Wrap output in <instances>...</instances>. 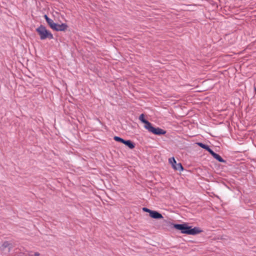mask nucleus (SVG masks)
Here are the masks:
<instances>
[{"label":"nucleus","instance_id":"nucleus-12","mask_svg":"<svg viewBox=\"0 0 256 256\" xmlns=\"http://www.w3.org/2000/svg\"><path fill=\"white\" fill-rule=\"evenodd\" d=\"M114 139L116 141V142H120L122 143H124V140L120 138V137H118V136H114Z\"/></svg>","mask_w":256,"mask_h":256},{"label":"nucleus","instance_id":"nucleus-14","mask_svg":"<svg viewBox=\"0 0 256 256\" xmlns=\"http://www.w3.org/2000/svg\"><path fill=\"white\" fill-rule=\"evenodd\" d=\"M34 256H40V254L38 252H34L33 253Z\"/></svg>","mask_w":256,"mask_h":256},{"label":"nucleus","instance_id":"nucleus-9","mask_svg":"<svg viewBox=\"0 0 256 256\" xmlns=\"http://www.w3.org/2000/svg\"><path fill=\"white\" fill-rule=\"evenodd\" d=\"M46 22H48L49 26L51 28L53 27L54 26L55 22H54L53 20L49 18L46 15H44V16Z\"/></svg>","mask_w":256,"mask_h":256},{"label":"nucleus","instance_id":"nucleus-6","mask_svg":"<svg viewBox=\"0 0 256 256\" xmlns=\"http://www.w3.org/2000/svg\"><path fill=\"white\" fill-rule=\"evenodd\" d=\"M6 248H8V252L12 248V244L6 241L2 243L0 247L1 251H4Z\"/></svg>","mask_w":256,"mask_h":256},{"label":"nucleus","instance_id":"nucleus-15","mask_svg":"<svg viewBox=\"0 0 256 256\" xmlns=\"http://www.w3.org/2000/svg\"><path fill=\"white\" fill-rule=\"evenodd\" d=\"M28 256H34V254H33V252H30L28 254Z\"/></svg>","mask_w":256,"mask_h":256},{"label":"nucleus","instance_id":"nucleus-13","mask_svg":"<svg viewBox=\"0 0 256 256\" xmlns=\"http://www.w3.org/2000/svg\"><path fill=\"white\" fill-rule=\"evenodd\" d=\"M142 210L144 212H148L150 214V213H151V212H152V210H150L146 208H143Z\"/></svg>","mask_w":256,"mask_h":256},{"label":"nucleus","instance_id":"nucleus-1","mask_svg":"<svg viewBox=\"0 0 256 256\" xmlns=\"http://www.w3.org/2000/svg\"><path fill=\"white\" fill-rule=\"evenodd\" d=\"M139 120L144 124V128L147 130L148 132L156 135L164 134L166 132L160 128H154L152 126V124L148 121L144 119V115L141 114L139 117Z\"/></svg>","mask_w":256,"mask_h":256},{"label":"nucleus","instance_id":"nucleus-10","mask_svg":"<svg viewBox=\"0 0 256 256\" xmlns=\"http://www.w3.org/2000/svg\"><path fill=\"white\" fill-rule=\"evenodd\" d=\"M123 144L127 146L130 149H132L134 148V144L130 140H124V142Z\"/></svg>","mask_w":256,"mask_h":256},{"label":"nucleus","instance_id":"nucleus-11","mask_svg":"<svg viewBox=\"0 0 256 256\" xmlns=\"http://www.w3.org/2000/svg\"><path fill=\"white\" fill-rule=\"evenodd\" d=\"M200 146L201 148L206 150L207 151H208L209 152V150H211V149L208 147V146L207 145H206L204 144H203L202 143H201V142H198L197 144Z\"/></svg>","mask_w":256,"mask_h":256},{"label":"nucleus","instance_id":"nucleus-5","mask_svg":"<svg viewBox=\"0 0 256 256\" xmlns=\"http://www.w3.org/2000/svg\"><path fill=\"white\" fill-rule=\"evenodd\" d=\"M67 28L68 26L65 24H60L55 23L52 29L56 31H64Z\"/></svg>","mask_w":256,"mask_h":256},{"label":"nucleus","instance_id":"nucleus-4","mask_svg":"<svg viewBox=\"0 0 256 256\" xmlns=\"http://www.w3.org/2000/svg\"><path fill=\"white\" fill-rule=\"evenodd\" d=\"M169 162L172 164V168L176 170L182 171L184 168L180 163H176L174 157L170 158L168 159Z\"/></svg>","mask_w":256,"mask_h":256},{"label":"nucleus","instance_id":"nucleus-2","mask_svg":"<svg viewBox=\"0 0 256 256\" xmlns=\"http://www.w3.org/2000/svg\"><path fill=\"white\" fill-rule=\"evenodd\" d=\"M174 228L181 230L182 234L191 235H195L202 232V230L198 227L192 228L191 226H188L186 224H176L174 225Z\"/></svg>","mask_w":256,"mask_h":256},{"label":"nucleus","instance_id":"nucleus-7","mask_svg":"<svg viewBox=\"0 0 256 256\" xmlns=\"http://www.w3.org/2000/svg\"><path fill=\"white\" fill-rule=\"evenodd\" d=\"M150 216L151 218L156 219H160L163 218V216L162 214L154 210H152L151 213H150Z\"/></svg>","mask_w":256,"mask_h":256},{"label":"nucleus","instance_id":"nucleus-3","mask_svg":"<svg viewBox=\"0 0 256 256\" xmlns=\"http://www.w3.org/2000/svg\"><path fill=\"white\" fill-rule=\"evenodd\" d=\"M36 31L38 32L40 36L41 40H45L46 38L52 39L53 38L52 34L46 28L41 25L36 29Z\"/></svg>","mask_w":256,"mask_h":256},{"label":"nucleus","instance_id":"nucleus-8","mask_svg":"<svg viewBox=\"0 0 256 256\" xmlns=\"http://www.w3.org/2000/svg\"><path fill=\"white\" fill-rule=\"evenodd\" d=\"M209 152L212 156L217 160L220 162H225L224 160H223V158L218 154L215 153L213 150H209Z\"/></svg>","mask_w":256,"mask_h":256}]
</instances>
